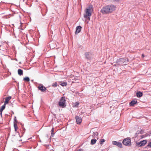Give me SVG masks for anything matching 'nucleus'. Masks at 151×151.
<instances>
[{
	"mask_svg": "<svg viewBox=\"0 0 151 151\" xmlns=\"http://www.w3.org/2000/svg\"><path fill=\"white\" fill-rule=\"evenodd\" d=\"M81 27L80 26H78L76 28V31L75 32V34H77L80 32L81 30Z\"/></svg>",
	"mask_w": 151,
	"mask_h": 151,
	"instance_id": "obj_11",
	"label": "nucleus"
},
{
	"mask_svg": "<svg viewBox=\"0 0 151 151\" xmlns=\"http://www.w3.org/2000/svg\"><path fill=\"white\" fill-rule=\"evenodd\" d=\"M53 129L52 128V130L51 131V136L52 137L53 136Z\"/></svg>",
	"mask_w": 151,
	"mask_h": 151,
	"instance_id": "obj_25",
	"label": "nucleus"
},
{
	"mask_svg": "<svg viewBox=\"0 0 151 151\" xmlns=\"http://www.w3.org/2000/svg\"><path fill=\"white\" fill-rule=\"evenodd\" d=\"M137 102V100H134L132 101L130 103L129 105L130 106H133Z\"/></svg>",
	"mask_w": 151,
	"mask_h": 151,
	"instance_id": "obj_13",
	"label": "nucleus"
},
{
	"mask_svg": "<svg viewBox=\"0 0 151 151\" xmlns=\"http://www.w3.org/2000/svg\"><path fill=\"white\" fill-rule=\"evenodd\" d=\"M76 122L77 124H79L82 122V119L79 116H76Z\"/></svg>",
	"mask_w": 151,
	"mask_h": 151,
	"instance_id": "obj_10",
	"label": "nucleus"
},
{
	"mask_svg": "<svg viewBox=\"0 0 151 151\" xmlns=\"http://www.w3.org/2000/svg\"><path fill=\"white\" fill-rule=\"evenodd\" d=\"M15 122H14V128L15 129V131H16L17 130V120L15 119Z\"/></svg>",
	"mask_w": 151,
	"mask_h": 151,
	"instance_id": "obj_16",
	"label": "nucleus"
},
{
	"mask_svg": "<svg viewBox=\"0 0 151 151\" xmlns=\"http://www.w3.org/2000/svg\"><path fill=\"white\" fill-rule=\"evenodd\" d=\"M116 62L120 65H125L127 64L126 59L123 58L117 60L116 61Z\"/></svg>",
	"mask_w": 151,
	"mask_h": 151,
	"instance_id": "obj_4",
	"label": "nucleus"
},
{
	"mask_svg": "<svg viewBox=\"0 0 151 151\" xmlns=\"http://www.w3.org/2000/svg\"><path fill=\"white\" fill-rule=\"evenodd\" d=\"M38 88L42 92H45L46 89V88L42 84H40L39 85L38 87Z\"/></svg>",
	"mask_w": 151,
	"mask_h": 151,
	"instance_id": "obj_6",
	"label": "nucleus"
},
{
	"mask_svg": "<svg viewBox=\"0 0 151 151\" xmlns=\"http://www.w3.org/2000/svg\"><path fill=\"white\" fill-rule=\"evenodd\" d=\"M23 71H22V70L21 69H19L18 70V74L20 75V76H21L23 74Z\"/></svg>",
	"mask_w": 151,
	"mask_h": 151,
	"instance_id": "obj_20",
	"label": "nucleus"
},
{
	"mask_svg": "<svg viewBox=\"0 0 151 151\" xmlns=\"http://www.w3.org/2000/svg\"><path fill=\"white\" fill-rule=\"evenodd\" d=\"M136 95L138 97H141L142 96L143 94L141 92L138 91Z\"/></svg>",
	"mask_w": 151,
	"mask_h": 151,
	"instance_id": "obj_17",
	"label": "nucleus"
},
{
	"mask_svg": "<svg viewBox=\"0 0 151 151\" xmlns=\"http://www.w3.org/2000/svg\"><path fill=\"white\" fill-rule=\"evenodd\" d=\"M82 150L81 149L79 150L78 151H82Z\"/></svg>",
	"mask_w": 151,
	"mask_h": 151,
	"instance_id": "obj_28",
	"label": "nucleus"
},
{
	"mask_svg": "<svg viewBox=\"0 0 151 151\" xmlns=\"http://www.w3.org/2000/svg\"><path fill=\"white\" fill-rule=\"evenodd\" d=\"M65 101L66 100L65 99V98L61 97L58 103L59 106L62 108L65 107L66 106Z\"/></svg>",
	"mask_w": 151,
	"mask_h": 151,
	"instance_id": "obj_3",
	"label": "nucleus"
},
{
	"mask_svg": "<svg viewBox=\"0 0 151 151\" xmlns=\"http://www.w3.org/2000/svg\"><path fill=\"white\" fill-rule=\"evenodd\" d=\"M85 56L86 58L88 59H90L93 57V55L92 53L89 52L85 53Z\"/></svg>",
	"mask_w": 151,
	"mask_h": 151,
	"instance_id": "obj_8",
	"label": "nucleus"
},
{
	"mask_svg": "<svg viewBox=\"0 0 151 151\" xmlns=\"http://www.w3.org/2000/svg\"><path fill=\"white\" fill-rule=\"evenodd\" d=\"M79 104V103L78 102H76L73 104V107H78Z\"/></svg>",
	"mask_w": 151,
	"mask_h": 151,
	"instance_id": "obj_19",
	"label": "nucleus"
},
{
	"mask_svg": "<svg viewBox=\"0 0 151 151\" xmlns=\"http://www.w3.org/2000/svg\"><path fill=\"white\" fill-rule=\"evenodd\" d=\"M122 143L125 145L130 146L131 145V140L129 139L126 138L124 139Z\"/></svg>",
	"mask_w": 151,
	"mask_h": 151,
	"instance_id": "obj_5",
	"label": "nucleus"
},
{
	"mask_svg": "<svg viewBox=\"0 0 151 151\" xmlns=\"http://www.w3.org/2000/svg\"><path fill=\"white\" fill-rule=\"evenodd\" d=\"M148 145V146L151 147V142Z\"/></svg>",
	"mask_w": 151,
	"mask_h": 151,
	"instance_id": "obj_26",
	"label": "nucleus"
},
{
	"mask_svg": "<svg viewBox=\"0 0 151 151\" xmlns=\"http://www.w3.org/2000/svg\"><path fill=\"white\" fill-rule=\"evenodd\" d=\"M11 96H9L7 97L6 98L5 100L4 101V104H7L8 103L9 101L11 99Z\"/></svg>",
	"mask_w": 151,
	"mask_h": 151,
	"instance_id": "obj_12",
	"label": "nucleus"
},
{
	"mask_svg": "<svg viewBox=\"0 0 151 151\" xmlns=\"http://www.w3.org/2000/svg\"><path fill=\"white\" fill-rule=\"evenodd\" d=\"M96 139H91V144L92 145L94 144L96 142Z\"/></svg>",
	"mask_w": 151,
	"mask_h": 151,
	"instance_id": "obj_21",
	"label": "nucleus"
},
{
	"mask_svg": "<svg viewBox=\"0 0 151 151\" xmlns=\"http://www.w3.org/2000/svg\"><path fill=\"white\" fill-rule=\"evenodd\" d=\"M23 80L27 81H29L30 80V79L29 77H26L24 78Z\"/></svg>",
	"mask_w": 151,
	"mask_h": 151,
	"instance_id": "obj_23",
	"label": "nucleus"
},
{
	"mask_svg": "<svg viewBox=\"0 0 151 151\" xmlns=\"http://www.w3.org/2000/svg\"><path fill=\"white\" fill-rule=\"evenodd\" d=\"M142 58H144V55L143 54H142Z\"/></svg>",
	"mask_w": 151,
	"mask_h": 151,
	"instance_id": "obj_27",
	"label": "nucleus"
},
{
	"mask_svg": "<svg viewBox=\"0 0 151 151\" xmlns=\"http://www.w3.org/2000/svg\"><path fill=\"white\" fill-rule=\"evenodd\" d=\"M105 141V140L104 139H102L100 140V144L101 145Z\"/></svg>",
	"mask_w": 151,
	"mask_h": 151,
	"instance_id": "obj_24",
	"label": "nucleus"
},
{
	"mask_svg": "<svg viewBox=\"0 0 151 151\" xmlns=\"http://www.w3.org/2000/svg\"><path fill=\"white\" fill-rule=\"evenodd\" d=\"M93 11V7L92 5H90L84 11L83 17L85 19V21L88 23L90 20V17Z\"/></svg>",
	"mask_w": 151,
	"mask_h": 151,
	"instance_id": "obj_2",
	"label": "nucleus"
},
{
	"mask_svg": "<svg viewBox=\"0 0 151 151\" xmlns=\"http://www.w3.org/2000/svg\"><path fill=\"white\" fill-rule=\"evenodd\" d=\"M147 143V141L146 140H143L137 143V144L139 147H141L145 145Z\"/></svg>",
	"mask_w": 151,
	"mask_h": 151,
	"instance_id": "obj_7",
	"label": "nucleus"
},
{
	"mask_svg": "<svg viewBox=\"0 0 151 151\" xmlns=\"http://www.w3.org/2000/svg\"><path fill=\"white\" fill-rule=\"evenodd\" d=\"M59 83L63 86H66L67 85V83L65 82L59 81Z\"/></svg>",
	"mask_w": 151,
	"mask_h": 151,
	"instance_id": "obj_15",
	"label": "nucleus"
},
{
	"mask_svg": "<svg viewBox=\"0 0 151 151\" xmlns=\"http://www.w3.org/2000/svg\"><path fill=\"white\" fill-rule=\"evenodd\" d=\"M98 134L97 132H93V137L94 138H96L97 139H98Z\"/></svg>",
	"mask_w": 151,
	"mask_h": 151,
	"instance_id": "obj_14",
	"label": "nucleus"
},
{
	"mask_svg": "<svg viewBox=\"0 0 151 151\" xmlns=\"http://www.w3.org/2000/svg\"><path fill=\"white\" fill-rule=\"evenodd\" d=\"M112 144L114 145H116L119 147H122V144L120 142H118L116 141H112Z\"/></svg>",
	"mask_w": 151,
	"mask_h": 151,
	"instance_id": "obj_9",
	"label": "nucleus"
},
{
	"mask_svg": "<svg viewBox=\"0 0 151 151\" xmlns=\"http://www.w3.org/2000/svg\"><path fill=\"white\" fill-rule=\"evenodd\" d=\"M57 86V82H55L53 83L52 84V86L53 87H55Z\"/></svg>",
	"mask_w": 151,
	"mask_h": 151,
	"instance_id": "obj_22",
	"label": "nucleus"
},
{
	"mask_svg": "<svg viewBox=\"0 0 151 151\" xmlns=\"http://www.w3.org/2000/svg\"><path fill=\"white\" fill-rule=\"evenodd\" d=\"M6 104H4V105H3L1 107V109H0V112H1V114L2 112L3 111L4 109L5 108V105Z\"/></svg>",
	"mask_w": 151,
	"mask_h": 151,
	"instance_id": "obj_18",
	"label": "nucleus"
},
{
	"mask_svg": "<svg viewBox=\"0 0 151 151\" xmlns=\"http://www.w3.org/2000/svg\"><path fill=\"white\" fill-rule=\"evenodd\" d=\"M116 8V6L114 5H108L103 7L101 9V12L104 14H109L114 11Z\"/></svg>",
	"mask_w": 151,
	"mask_h": 151,
	"instance_id": "obj_1",
	"label": "nucleus"
}]
</instances>
